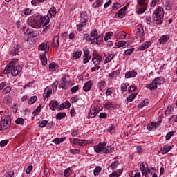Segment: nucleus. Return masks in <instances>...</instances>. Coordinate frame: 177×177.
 <instances>
[{
    "label": "nucleus",
    "instance_id": "obj_49",
    "mask_svg": "<svg viewBox=\"0 0 177 177\" xmlns=\"http://www.w3.org/2000/svg\"><path fill=\"white\" fill-rule=\"evenodd\" d=\"M104 107L107 110H110V109L113 107V104H111V102H106L104 104Z\"/></svg>",
    "mask_w": 177,
    "mask_h": 177
},
{
    "label": "nucleus",
    "instance_id": "obj_30",
    "mask_svg": "<svg viewBox=\"0 0 177 177\" xmlns=\"http://www.w3.org/2000/svg\"><path fill=\"white\" fill-rule=\"evenodd\" d=\"M168 39H169V37L167 35H164L159 39L158 41L160 44H165V42H167Z\"/></svg>",
    "mask_w": 177,
    "mask_h": 177
},
{
    "label": "nucleus",
    "instance_id": "obj_44",
    "mask_svg": "<svg viewBox=\"0 0 177 177\" xmlns=\"http://www.w3.org/2000/svg\"><path fill=\"white\" fill-rule=\"evenodd\" d=\"M35 102H37V96H33L29 99L28 103V104H33V103H35Z\"/></svg>",
    "mask_w": 177,
    "mask_h": 177
},
{
    "label": "nucleus",
    "instance_id": "obj_20",
    "mask_svg": "<svg viewBox=\"0 0 177 177\" xmlns=\"http://www.w3.org/2000/svg\"><path fill=\"white\" fill-rule=\"evenodd\" d=\"M150 46H151V42L146 41L144 44L141 45L138 48V50H146V49L150 48Z\"/></svg>",
    "mask_w": 177,
    "mask_h": 177
},
{
    "label": "nucleus",
    "instance_id": "obj_35",
    "mask_svg": "<svg viewBox=\"0 0 177 177\" xmlns=\"http://www.w3.org/2000/svg\"><path fill=\"white\" fill-rule=\"evenodd\" d=\"M103 5V0H97L95 3L93 4V8H97V6L100 7Z\"/></svg>",
    "mask_w": 177,
    "mask_h": 177
},
{
    "label": "nucleus",
    "instance_id": "obj_26",
    "mask_svg": "<svg viewBox=\"0 0 177 177\" xmlns=\"http://www.w3.org/2000/svg\"><path fill=\"white\" fill-rule=\"evenodd\" d=\"M40 60L43 66H46V64H48V58L46 57V54L40 55Z\"/></svg>",
    "mask_w": 177,
    "mask_h": 177
},
{
    "label": "nucleus",
    "instance_id": "obj_2",
    "mask_svg": "<svg viewBox=\"0 0 177 177\" xmlns=\"http://www.w3.org/2000/svg\"><path fill=\"white\" fill-rule=\"evenodd\" d=\"M162 19H164V11L161 8H158L153 14V20L155 21V24H161Z\"/></svg>",
    "mask_w": 177,
    "mask_h": 177
},
{
    "label": "nucleus",
    "instance_id": "obj_11",
    "mask_svg": "<svg viewBox=\"0 0 177 177\" xmlns=\"http://www.w3.org/2000/svg\"><path fill=\"white\" fill-rule=\"evenodd\" d=\"M102 60V57L100 55H97L92 59V62L94 63V66L97 67V70H99L100 68V61Z\"/></svg>",
    "mask_w": 177,
    "mask_h": 177
},
{
    "label": "nucleus",
    "instance_id": "obj_25",
    "mask_svg": "<svg viewBox=\"0 0 177 177\" xmlns=\"http://www.w3.org/2000/svg\"><path fill=\"white\" fill-rule=\"evenodd\" d=\"M136 75H138V73L135 72V71H131L125 75V78H133Z\"/></svg>",
    "mask_w": 177,
    "mask_h": 177
},
{
    "label": "nucleus",
    "instance_id": "obj_62",
    "mask_svg": "<svg viewBox=\"0 0 177 177\" xmlns=\"http://www.w3.org/2000/svg\"><path fill=\"white\" fill-rule=\"evenodd\" d=\"M39 2H45V0H32V5H37V3H39Z\"/></svg>",
    "mask_w": 177,
    "mask_h": 177
},
{
    "label": "nucleus",
    "instance_id": "obj_40",
    "mask_svg": "<svg viewBox=\"0 0 177 177\" xmlns=\"http://www.w3.org/2000/svg\"><path fill=\"white\" fill-rule=\"evenodd\" d=\"M15 123L18 124V125H23V124H24V119L22 118H18L15 120Z\"/></svg>",
    "mask_w": 177,
    "mask_h": 177
},
{
    "label": "nucleus",
    "instance_id": "obj_31",
    "mask_svg": "<svg viewBox=\"0 0 177 177\" xmlns=\"http://www.w3.org/2000/svg\"><path fill=\"white\" fill-rule=\"evenodd\" d=\"M113 149L114 148L110 146H108V147H105L102 151L104 154H107V153H113Z\"/></svg>",
    "mask_w": 177,
    "mask_h": 177
},
{
    "label": "nucleus",
    "instance_id": "obj_21",
    "mask_svg": "<svg viewBox=\"0 0 177 177\" xmlns=\"http://www.w3.org/2000/svg\"><path fill=\"white\" fill-rule=\"evenodd\" d=\"M59 106V103L56 100H52L50 102V108L53 111H55L56 109H57V106Z\"/></svg>",
    "mask_w": 177,
    "mask_h": 177
},
{
    "label": "nucleus",
    "instance_id": "obj_6",
    "mask_svg": "<svg viewBox=\"0 0 177 177\" xmlns=\"http://www.w3.org/2000/svg\"><path fill=\"white\" fill-rule=\"evenodd\" d=\"M10 118L6 117L0 124V131H3V129H8V128L10 127Z\"/></svg>",
    "mask_w": 177,
    "mask_h": 177
},
{
    "label": "nucleus",
    "instance_id": "obj_22",
    "mask_svg": "<svg viewBox=\"0 0 177 177\" xmlns=\"http://www.w3.org/2000/svg\"><path fill=\"white\" fill-rule=\"evenodd\" d=\"M91 88H92V82L91 81L87 82L83 86V89L84 92H88V91H91Z\"/></svg>",
    "mask_w": 177,
    "mask_h": 177
},
{
    "label": "nucleus",
    "instance_id": "obj_29",
    "mask_svg": "<svg viewBox=\"0 0 177 177\" xmlns=\"http://www.w3.org/2000/svg\"><path fill=\"white\" fill-rule=\"evenodd\" d=\"M97 86L100 91H103V89H104V88L106 87V81L100 80L97 84Z\"/></svg>",
    "mask_w": 177,
    "mask_h": 177
},
{
    "label": "nucleus",
    "instance_id": "obj_38",
    "mask_svg": "<svg viewBox=\"0 0 177 177\" xmlns=\"http://www.w3.org/2000/svg\"><path fill=\"white\" fill-rule=\"evenodd\" d=\"M49 17H45L44 19H41V24L44 26H48L49 24Z\"/></svg>",
    "mask_w": 177,
    "mask_h": 177
},
{
    "label": "nucleus",
    "instance_id": "obj_13",
    "mask_svg": "<svg viewBox=\"0 0 177 177\" xmlns=\"http://www.w3.org/2000/svg\"><path fill=\"white\" fill-rule=\"evenodd\" d=\"M161 123V121H158L157 122H152L150 124L147 125V129L149 131H151L153 129H156V128H158V127H160V124Z\"/></svg>",
    "mask_w": 177,
    "mask_h": 177
},
{
    "label": "nucleus",
    "instance_id": "obj_32",
    "mask_svg": "<svg viewBox=\"0 0 177 177\" xmlns=\"http://www.w3.org/2000/svg\"><path fill=\"white\" fill-rule=\"evenodd\" d=\"M121 174H122V169H119L117 171H114L112 174L109 175V177H118L121 176Z\"/></svg>",
    "mask_w": 177,
    "mask_h": 177
},
{
    "label": "nucleus",
    "instance_id": "obj_37",
    "mask_svg": "<svg viewBox=\"0 0 177 177\" xmlns=\"http://www.w3.org/2000/svg\"><path fill=\"white\" fill-rule=\"evenodd\" d=\"M81 55H82V52L81 50H79L74 53L73 57H75V59H80V57H81Z\"/></svg>",
    "mask_w": 177,
    "mask_h": 177
},
{
    "label": "nucleus",
    "instance_id": "obj_55",
    "mask_svg": "<svg viewBox=\"0 0 177 177\" xmlns=\"http://www.w3.org/2000/svg\"><path fill=\"white\" fill-rule=\"evenodd\" d=\"M70 153H71V154H80L81 151H80V149H71Z\"/></svg>",
    "mask_w": 177,
    "mask_h": 177
},
{
    "label": "nucleus",
    "instance_id": "obj_4",
    "mask_svg": "<svg viewBox=\"0 0 177 177\" xmlns=\"http://www.w3.org/2000/svg\"><path fill=\"white\" fill-rule=\"evenodd\" d=\"M147 0H138V6L136 8V12L138 15H142L146 12L147 9Z\"/></svg>",
    "mask_w": 177,
    "mask_h": 177
},
{
    "label": "nucleus",
    "instance_id": "obj_48",
    "mask_svg": "<svg viewBox=\"0 0 177 177\" xmlns=\"http://www.w3.org/2000/svg\"><path fill=\"white\" fill-rule=\"evenodd\" d=\"M110 37H113V32H109L106 33L104 37L105 41H109V39H110Z\"/></svg>",
    "mask_w": 177,
    "mask_h": 177
},
{
    "label": "nucleus",
    "instance_id": "obj_46",
    "mask_svg": "<svg viewBox=\"0 0 177 177\" xmlns=\"http://www.w3.org/2000/svg\"><path fill=\"white\" fill-rule=\"evenodd\" d=\"M24 34H27V35H31V34H32V31L27 27L24 28Z\"/></svg>",
    "mask_w": 177,
    "mask_h": 177
},
{
    "label": "nucleus",
    "instance_id": "obj_47",
    "mask_svg": "<svg viewBox=\"0 0 177 177\" xmlns=\"http://www.w3.org/2000/svg\"><path fill=\"white\" fill-rule=\"evenodd\" d=\"M121 8V5L118 3H115L112 6V10H117Z\"/></svg>",
    "mask_w": 177,
    "mask_h": 177
},
{
    "label": "nucleus",
    "instance_id": "obj_10",
    "mask_svg": "<svg viewBox=\"0 0 177 177\" xmlns=\"http://www.w3.org/2000/svg\"><path fill=\"white\" fill-rule=\"evenodd\" d=\"M68 85H70V82L67 81L66 77H62L59 84V88H62V89H67V88H68Z\"/></svg>",
    "mask_w": 177,
    "mask_h": 177
},
{
    "label": "nucleus",
    "instance_id": "obj_3",
    "mask_svg": "<svg viewBox=\"0 0 177 177\" xmlns=\"http://www.w3.org/2000/svg\"><path fill=\"white\" fill-rule=\"evenodd\" d=\"M30 26L33 28H41L42 26V18L39 15H33L30 17Z\"/></svg>",
    "mask_w": 177,
    "mask_h": 177
},
{
    "label": "nucleus",
    "instance_id": "obj_34",
    "mask_svg": "<svg viewBox=\"0 0 177 177\" xmlns=\"http://www.w3.org/2000/svg\"><path fill=\"white\" fill-rule=\"evenodd\" d=\"M56 8L55 7H52L49 11H48V15L52 17V16H56Z\"/></svg>",
    "mask_w": 177,
    "mask_h": 177
},
{
    "label": "nucleus",
    "instance_id": "obj_53",
    "mask_svg": "<svg viewBox=\"0 0 177 177\" xmlns=\"http://www.w3.org/2000/svg\"><path fill=\"white\" fill-rule=\"evenodd\" d=\"M48 125V120H43L39 124L40 128H45V126Z\"/></svg>",
    "mask_w": 177,
    "mask_h": 177
},
{
    "label": "nucleus",
    "instance_id": "obj_15",
    "mask_svg": "<svg viewBox=\"0 0 177 177\" xmlns=\"http://www.w3.org/2000/svg\"><path fill=\"white\" fill-rule=\"evenodd\" d=\"M50 46H49V41H46V43H42L41 44H40L39 46V50H46L47 52H49V49H50Z\"/></svg>",
    "mask_w": 177,
    "mask_h": 177
},
{
    "label": "nucleus",
    "instance_id": "obj_43",
    "mask_svg": "<svg viewBox=\"0 0 177 177\" xmlns=\"http://www.w3.org/2000/svg\"><path fill=\"white\" fill-rule=\"evenodd\" d=\"M134 51H135V48L127 49L124 51V55L126 56L132 55V53H133Z\"/></svg>",
    "mask_w": 177,
    "mask_h": 177
},
{
    "label": "nucleus",
    "instance_id": "obj_57",
    "mask_svg": "<svg viewBox=\"0 0 177 177\" xmlns=\"http://www.w3.org/2000/svg\"><path fill=\"white\" fill-rule=\"evenodd\" d=\"M31 12H32V10H31V9L30 8H26L24 10V15L25 16H28V15L31 14Z\"/></svg>",
    "mask_w": 177,
    "mask_h": 177
},
{
    "label": "nucleus",
    "instance_id": "obj_16",
    "mask_svg": "<svg viewBox=\"0 0 177 177\" xmlns=\"http://www.w3.org/2000/svg\"><path fill=\"white\" fill-rule=\"evenodd\" d=\"M146 88L147 89H150L151 91H153V90L154 89H157V88H158V86H157V79H154L152 81L151 84H147L146 86Z\"/></svg>",
    "mask_w": 177,
    "mask_h": 177
},
{
    "label": "nucleus",
    "instance_id": "obj_59",
    "mask_svg": "<svg viewBox=\"0 0 177 177\" xmlns=\"http://www.w3.org/2000/svg\"><path fill=\"white\" fill-rule=\"evenodd\" d=\"M78 89H79L78 86H75L71 88V91L72 92V93H75V92H77Z\"/></svg>",
    "mask_w": 177,
    "mask_h": 177
},
{
    "label": "nucleus",
    "instance_id": "obj_54",
    "mask_svg": "<svg viewBox=\"0 0 177 177\" xmlns=\"http://www.w3.org/2000/svg\"><path fill=\"white\" fill-rule=\"evenodd\" d=\"M46 91H47L46 97H47V99H49V97L50 96V95H52V89L46 88Z\"/></svg>",
    "mask_w": 177,
    "mask_h": 177
},
{
    "label": "nucleus",
    "instance_id": "obj_41",
    "mask_svg": "<svg viewBox=\"0 0 177 177\" xmlns=\"http://www.w3.org/2000/svg\"><path fill=\"white\" fill-rule=\"evenodd\" d=\"M114 59V55L111 54L106 58L105 59L104 63H109V62H111Z\"/></svg>",
    "mask_w": 177,
    "mask_h": 177
},
{
    "label": "nucleus",
    "instance_id": "obj_23",
    "mask_svg": "<svg viewBox=\"0 0 177 177\" xmlns=\"http://www.w3.org/2000/svg\"><path fill=\"white\" fill-rule=\"evenodd\" d=\"M59 38L58 36H55L53 39V48H55V49H57V48H59Z\"/></svg>",
    "mask_w": 177,
    "mask_h": 177
},
{
    "label": "nucleus",
    "instance_id": "obj_60",
    "mask_svg": "<svg viewBox=\"0 0 177 177\" xmlns=\"http://www.w3.org/2000/svg\"><path fill=\"white\" fill-rule=\"evenodd\" d=\"M31 171H32V165H30L26 169V174L28 175L31 173Z\"/></svg>",
    "mask_w": 177,
    "mask_h": 177
},
{
    "label": "nucleus",
    "instance_id": "obj_27",
    "mask_svg": "<svg viewBox=\"0 0 177 177\" xmlns=\"http://www.w3.org/2000/svg\"><path fill=\"white\" fill-rule=\"evenodd\" d=\"M171 149H172V147L171 145L165 146L161 148L160 151L162 154H167V153H168Z\"/></svg>",
    "mask_w": 177,
    "mask_h": 177
},
{
    "label": "nucleus",
    "instance_id": "obj_5",
    "mask_svg": "<svg viewBox=\"0 0 177 177\" xmlns=\"http://www.w3.org/2000/svg\"><path fill=\"white\" fill-rule=\"evenodd\" d=\"M86 23H88V13L83 12L80 16V24L77 26V31H82V27L86 26Z\"/></svg>",
    "mask_w": 177,
    "mask_h": 177
},
{
    "label": "nucleus",
    "instance_id": "obj_28",
    "mask_svg": "<svg viewBox=\"0 0 177 177\" xmlns=\"http://www.w3.org/2000/svg\"><path fill=\"white\" fill-rule=\"evenodd\" d=\"M148 103H150V100H149V99H145L138 104V109H142V107H145V106H147Z\"/></svg>",
    "mask_w": 177,
    "mask_h": 177
},
{
    "label": "nucleus",
    "instance_id": "obj_52",
    "mask_svg": "<svg viewBox=\"0 0 177 177\" xmlns=\"http://www.w3.org/2000/svg\"><path fill=\"white\" fill-rule=\"evenodd\" d=\"M70 171H71V168H67L64 171V176H70Z\"/></svg>",
    "mask_w": 177,
    "mask_h": 177
},
{
    "label": "nucleus",
    "instance_id": "obj_42",
    "mask_svg": "<svg viewBox=\"0 0 177 177\" xmlns=\"http://www.w3.org/2000/svg\"><path fill=\"white\" fill-rule=\"evenodd\" d=\"M100 171H102V167L100 166L96 167L93 171L95 176H96V175H99V172H100Z\"/></svg>",
    "mask_w": 177,
    "mask_h": 177
},
{
    "label": "nucleus",
    "instance_id": "obj_19",
    "mask_svg": "<svg viewBox=\"0 0 177 177\" xmlns=\"http://www.w3.org/2000/svg\"><path fill=\"white\" fill-rule=\"evenodd\" d=\"M97 113H99V110L97 108L91 109L88 113V118H95L97 115Z\"/></svg>",
    "mask_w": 177,
    "mask_h": 177
},
{
    "label": "nucleus",
    "instance_id": "obj_1",
    "mask_svg": "<svg viewBox=\"0 0 177 177\" xmlns=\"http://www.w3.org/2000/svg\"><path fill=\"white\" fill-rule=\"evenodd\" d=\"M22 68L20 65H16L15 59H12L5 68L3 74H10L11 73L12 77H17L21 72Z\"/></svg>",
    "mask_w": 177,
    "mask_h": 177
},
{
    "label": "nucleus",
    "instance_id": "obj_12",
    "mask_svg": "<svg viewBox=\"0 0 177 177\" xmlns=\"http://www.w3.org/2000/svg\"><path fill=\"white\" fill-rule=\"evenodd\" d=\"M20 48H21V46L19 44L15 45L10 51L11 56H17L19 55V50H20Z\"/></svg>",
    "mask_w": 177,
    "mask_h": 177
},
{
    "label": "nucleus",
    "instance_id": "obj_36",
    "mask_svg": "<svg viewBox=\"0 0 177 177\" xmlns=\"http://www.w3.org/2000/svg\"><path fill=\"white\" fill-rule=\"evenodd\" d=\"M64 117H66V113L65 112H62V113H58L56 115V119L57 120H62V118Z\"/></svg>",
    "mask_w": 177,
    "mask_h": 177
},
{
    "label": "nucleus",
    "instance_id": "obj_61",
    "mask_svg": "<svg viewBox=\"0 0 177 177\" xmlns=\"http://www.w3.org/2000/svg\"><path fill=\"white\" fill-rule=\"evenodd\" d=\"M133 175H134L133 177H140V172H139L138 170H136L133 171Z\"/></svg>",
    "mask_w": 177,
    "mask_h": 177
},
{
    "label": "nucleus",
    "instance_id": "obj_9",
    "mask_svg": "<svg viewBox=\"0 0 177 177\" xmlns=\"http://www.w3.org/2000/svg\"><path fill=\"white\" fill-rule=\"evenodd\" d=\"M106 145L107 142H100L98 145H95L94 147L95 153H100V151H103Z\"/></svg>",
    "mask_w": 177,
    "mask_h": 177
},
{
    "label": "nucleus",
    "instance_id": "obj_24",
    "mask_svg": "<svg viewBox=\"0 0 177 177\" xmlns=\"http://www.w3.org/2000/svg\"><path fill=\"white\" fill-rule=\"evenodd\" d=\"M73 143L75 145H77L78 146H85V145H86V140L75 139Z\"/></svg>",
    "mask_w": 177,
    "mask_h": 177
},
{
    "label": "nucleus",
    "instance_id": "obj_58",
    "mask_svg": "<svg viewBox=\"0 0 177 177\" xmlns=\"http://www.w3.org/2000/svg\"><path fill=\"white\" fill-rule=\"evenodd\" d=\"M8 142H9V141H8V140H4L1 141L0 142V146L1 147H3L4 146H6V145H8Z\"/></svg>",
    "mask_w": 177,
    "mask_h": 177
},
{
    "label": "nucleus",
    "instance_id": "obj_17",
    "mask_svg": "<svg viewBox=\"0 0 177 177\" xmlns=\"http://www.w3.org/2000/svg\"><path fill=\"white\" fill-rule=\"evenodd\" d=\"M84 59H83V63H84V64L91 60V56H89L88 50H84Z\"/></svg>",
    "mask_w": 177,
    "mask_h": 177
},
{
    "label": "nucleus",
    "instance_id": "obj_18",
    "mask_svg": "<svg viewBox=\"0 0 177 177\" xmlns=\"http://www.w3.org/2000/svg\"><path fill=\"white\" fill-rule=\"evenodd\" d=\"M102 39H103V36L102 35L96 36V37L92 40L91 44L92 45H99V44L102 42Z\"/></svg>",
    "mask_w": 177,
    "mask_h": 177
},
{
    "label": "nucleus",
    "instance_id": "obj_56",
    "mask_svg": "<svg viewBox=\"0 0 177 177\" xmlns=\"http://www.w3.org/2000/svg\"><path fill=\"white\" fill-rule=\"evenodd\" d=\"M172 9V3H166V10H171Z\"/></svg>",
    "mask_w": 177,
    "mask_h": 177
},
{
    "label": "nucleus",
    "instance_id": "obj_39",
    "mask_svg": "<svg viewBox=\"0 0 177 177\" xmlns=\"http://www.w3.org/2000/svg\"><path fill=\"white\" fill-rule=\"evenodd\" d=\"M119 164H120V162L118 160H115L111 163V165H110V167L112 169H114L117 168V167H118Z\"/></svg>",
    "mask_w": 177,
    "mask_h": 177
},
{
    "label": "nucleus",
    "instance_id": "obj_64",
    "mask_svg": "<svg viewBox=\"0 0 177 177\" xmlns=\"http://www.w3.org/2000/svg\"><path fill=\"white\" fill-rule=\"evenodd\" d=\"M127 84H122L121 85V91H122L123 92L127 91Z\"/></svg>",
    "mask_w": 177,
    "mask_h": 177
},
{
    "label": "nucleus",
    "instance_id": "obj_50",
    "mask_svg": "<svg viewBox=\"0 0 177 177\" xmlns=\"http://www.w3.org/2000/svg\"><path fill=\"white\" fill-rule=\"evenodd\" d=\"M91 38H95V37H97V30L96 29L91 32Z\"/></svg>",
    "mask_w": 177,
    "mask_h": 177
},
{
    "label": "nucleus",
    "instance_id": "obj_63",
    "mask_svg": "<svg viewBox=\"0 0 177 177\" xmlns=\"http://www.w3.org/2000/svg\"><path fill=\"white\" fill-rule=\"evenodd\" d=\"M70 106H71V104H70V102H64V107L65 109H69L70 108Z\"/></svg>",
    "mask_w": 177,
    "mask_h": 177
},
{
    "label": "nucleus",
    "instance_id": "obj_7",
    "mask_svg": "<svg viewBox=\"0 0 177 177\" xmlns=\"http://www.w3.org/2000/svg\"><path fill=\"white\" fill-rule=\"evenodd\" d=\"M140 169L142 175L146 176L147 175L150 174V176H151V169L149 168L147 166V163L142 162L140 164Z\"/></svg>",
    "mask_w": 177,
    "mask_h": 177
},
{
    "label": "nucleus",
    "instance_id": "obj_45",
    "mask_svg": "<svg viewBox=\"0 0 177 177\" xmlns=\"http://www.w3.org/2000/svg\"><path fill=\"white\" fill-rule=\"evenodd\" d=\"M127 44V41H119L118 42V45L116 46H118V48H124V46H125V44Z\"/></svg>",
    "mask_w": 177,
    "mask_h": 177
},
{
    "label": "nucleus",
    "instance_id": "obj_33",
    "mask_svg": "<svg viewBox=\"0 0 177 177\" xmlns=\"http://www.w3.org/2000/svg\"><path fill=\"white\" fill-rule=\"evenodd\" d=\"M138 95V93H131L127 99L128 103L131 102H133V99H135L136 97V96Z\"/></svg>",
    "mask_w": 177,
    "mask_h": 177
},
{
    "label": "nucleus",
    "instance_id": "obj_14",
    "mask_svg": "<svg viewBox=\"0 0 177 177\" xmlns=\"http://www.w3.org/2000/svg\"><path fill=\"white\" fill-rule=\"evenodd\" d=\"M136 35L140 38H142V37L145 36V30L143 29V26H137Z\"/></svg>",
    "mask_w": 177,
    "mask_h": 177
},
{
    "label": "nucleus",
    "instance_id": "obj_51",
    "mask_svg": "<svg viewBox=\"0 0 177 177\" xmlns=\"http://www.w3.org/2000/svg\"><path fill=\"white\" fill-rule=\"evenodd\" d=\"M174 131H171L169 132L167 135H166V140H169V139H171V138H172V136H174Z\"/></svg>",
    "mask_w": 177,
    "mask_h": 177
},
{
    "label": "nucleus",
    "instance_id": "obj_8",
    "mask_svg": "<svg viewBox=\"0 0 177 177\" xmlns=\"http://www.w3.org/2000/svg\"><path fill=\"white\" fill-rule=\"evenodd\" d=\"M128 6H129V3H127L124 7L119 10L118 12L115 13V17H119L120 19H122V17L125 16V11L127 10Z\"/></svg>",
    "mask_w": 177,
    "mask_h": 177
}]
</instances>
